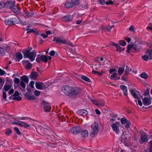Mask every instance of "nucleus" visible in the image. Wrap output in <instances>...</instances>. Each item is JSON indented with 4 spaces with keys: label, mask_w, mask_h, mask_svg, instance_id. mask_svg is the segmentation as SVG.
<instances>
[{
    "label": "nucleus",
    "mask_w": 152,
    "mask_h": 152,
    "mask_svg": "<svg viewBox=\"0 0 152 152\" xmlns=\"http://www.w3.org/2000/svg\"><path fill=\"white\" fill-rule=\"evenodd\" d=\"M62 91L71 98L76 97L81 93V88L77 87H72L68 86H65L61 88Z\"/></svg>",
    "instance_id": "nucleus-1"
},
{
    "label": "nucleus",
    "mask_w": 152,
    "mask_h": 152,
    "mask_svg": "<svg viewBox=\"0 0 152 152\" xmlns=\"http://www.w3.org/2000/svg\"><path fill=\"white\" fill-rule=\"evenodd\" d=\"M32 49L31 47L29 50H24L23 52L24 58H28L31 61H32L35 59V57L36 55V51L34 50L30 52V51Z\"/></svg>",
    "instance_id": "nucleus-2"
},
{
    "label": "nucleus",
    "mask_w": 152,
    "mask_h": 152,
    "mask_svg": "<svg viewBox=\"0 0 152 152\" xmlns=\"http://www.w3.org/2000/svg\"><path fill=\"white\" fill-rule=\"evenodd\" d=\"M21 81L20 84L18 86L19 88L22 91H25L26 83H28L29 81L28 78L26 76L23 75L20 77Z\"/></svg>",
    "instance_id": "nucleus-3"
},
{
    "label": "nucleus",
    "mask_w": 152,
    "mask_h": 152,
    "mask_svg": "<svg viewBox=\"0 0 152 152\" xmlns=\"http://www.w3.org/2000/svg\"><path fill=\"white\" fill-rule=\"evenodd\" d=\"M91 127L92 130L91 135L93 137L95 135L97 134L99 132L98 124L94 123L91 125Z\"/></svg>",
    "instance_id": "nucleus-4"
},
{
    "label": "nucleus",
    "mask_w": 152,
    "mask_h": 152,
    "mask_svg": "<svg viewBox=\"0 0 152 152\" xmlns=\"http://www.w3.org/2000/svg\"><path fill=\"white\" fill-rule=\"evenodd\" d=\"M17 20L16 18H13L12 16H11L10 18L5 20V23L6 25H10L15 24Z\"/></svg>",
    "instance_id": "nucleus-5"
},
{
    "label": "nucleus",
    "mask_w": 152,
    "mask_h": 152,
    "mask_svg": "<svg viewBox=\"0 0 152 152\" xmlns=\"http://www.w3.org/2000/svg\"><path fill=\"white\" fill-rule=\"evenodd\" d=\"M53 40L54 41H56L57 43L66 44L67 43L65 39L60 37H55L54 38Z\"/></svg>",
    "instance_id": "nucleus-6"
},
{
    "label": "nucleus",
    "mask_w": 152,
    "mask_h": 152,
    "mask_svg": "<svg viewBox=\"0 0 152 152\" xmlns=\"http://www.w3.org/2000/svg\"><path fill=\"white\" fill-rule=\"evenodd\" d=\"M42 105L44 110L45 112H48L50 111L51 109V107L48 103L44 101L42 102Z\"/></svg>",
    "instance_id": "nucleus-7"
},
{
    "label": "nucleus",
    "mask_w": 152,
    "mask_h": 152,
    "mask_svg": "<svg viewBox=\"0 0 152 152\" xmlns=\"http://www.w3.org/2000/svg\"><path fill=\"white\" fill-rule=\"evenodd\" d=\"M82 130L81 128L79 126H76L71 128L69 132L71 133L76 134L80 132Z\"/></svg>",
    "instance_id": "nucleus-8"
},
{
    "label": "nucleus",
    "mask_w": 152,
    "mask_h": 152,
    "mask_svg": "<svg viewBox=\"0 0 152 152\" xmlns=\"http://www.w3.org/2000/svg\"><path fill=\"white\" fill-rule=\"evenodd\" d=\"M36 130L39 134L43 136H44L45 131H48L47 129L44 128L41 126H39L36 128Z\"/></svg>",
    "instance_id": "nucleus-9"
},
{
    "label": "nucleus",
    "mask_w": 152,
    "mask_h": 152,
    "mask_svg": "<svg viewBox=\"0 0 152 152\" xmlns=\"http://www.w3.org/2000/svg\"><path fill=\"white\" fill-rule=\"evenodd\" d=\"M127 49L126 52L128 53H130V50H132L133 52H135L137 50V48L136 45L129 44L127 46Z\"/></svg>",
    "instance_id": "nucleus-10"
},
{
    "label": "nucleus",
    "mask_w": 152,
    "mask_h": 152,
    "mask_svg": "<svg viewBox=\"0 0 152 152\" xmlns=\"http://www.w3.org/2000/svg\"><path fill=\"white\" fill-rule=\"evenodd\" d=\"M119 140L121 142L126 145L129 142V138L127 137L125 135H123L121 137H120Z\"/></svg>",
    "instance_id": "nucleus-11"
},
{
    "label": "nucleus",
    "mask_w": 152,
    "mask_h": 152,
    "mask_svg": "<svg viewBox=\"0 0 152 152\" xmlns=\"http://www.w3.org/2000/svg\"><path fill=\"white\" fill-rule=\"evenodd\" d=\"M35 85L36 88L42 90L47 88L44 83L42 82H36Z\"/></svg>",
    "instance_id": "nucleus-12"
},
{
    "label": "nucleus",
    "mask_w": 152,
    "mask_h": 152,
    "mask_svg": "<svg viewBox=\"0 0 152 152\" xmlns=\"http://www.w3.org/2000/svg\"><path fill=\"white\" fill-rule=\"evenodd\" d=\"M48 131H45V134L44 136H46L47 138L50 140H51V138H53L54 139L55 138V137L51 135V131L50 129H47Z\"/></svg>",
    "instance_id": "nucleus-13"
},
{
    "label": "nucleus",
    "mask_w": 152,
    "mask_h": 152,
    "mask_svg": "<svg viewBox=\"0 0 152 152\" xmlns=\"http://www.w3.org/2000/svg\"><path fill=\"white\" fill-rule=\"evenodd\" d=\"M24 66L27 69H30L32 66V64L28 61H23Z\"/></svg>",
    "instance_id": "nucleus-14"
},
{
    "label": "nucleus",
    "mask_w": 152,
    "mask_h": 152,
    "mask_svg": "<svg viewBox=\"0 0 152 152\" xmlns=\"http://www.w3.org/2000/svg\"><path fill=\"white\" fill-rule=\"evenodd\" d=\"M77 113L80 115L84 117V115H86L88 114V111L86 110L81 109L78 110L77 112Z\"/></svg>",
    "instance_id": "nucleus-15"
},
{
    "label": "nucleus",
    "mask_w": 152,
    "mask_h": 152,
    "mask_svg": "<svg viewBox=\"0 0 152 152\" xmlns=\"http://www.w3.org/2000/svg\"><path fill=\"white\" fill-rule=\"evenodd\" d=\"M140 142L141 144H142L144 142H146L148 141V138L145 135H141L140 137Z\"/></svg>",
    "instance_id": "nucleus-16"
},
{
    "label": "nucleus",
    "mask_w": 152,
    "mask_h": 152,
    "mask_svg": "<svg viewBox=\"0 0 152 152\" xmlns=\"http://www.w3.org/2000/svg\"><path fill=\"white\" fill-rule=\"evenodd\" d=\"M114 27V25L113 24L111 26L108 25V26L106 27H103L102 26L100 28H102V31L104 30L105 31H107L109 32L110 31L112 28Z\"/></svg>",
    "instance_id": "nucleus-17"
},
{
    "label": "nucleus",
    "mask_w": 152,
    "mask_h": 152,
    "mask_svg": "<svg viewBox=\"0 0 152 152\" xmlns=\"http://www.w3.org/2000/svg\"><path fill=\"white\" fill-rule=\"evenodd\" d=\"M111 127L113 131L116 134H118L120 132L119 126H117L115 124H113L111 125Z\"/></svg>",
    "instance_id": "nucleus-18"
},
{
    "label": "nucleus",
    "mask_w": 152,
    "mask_h": 152,
    "mask_svg": "<svg viewBox=\"0 0 152 152\" xmlns=\"http://www.w3.org/2000/svg\"><path fill=\"white\" fill-rule=\"evenodd\" d=\"M39 76L38 74L35 72L32 71L31 75L29 76L31 79L34 80L36 79Z\"/></svg>",
    "instance_id": "nucleus-19"
},
{
    "label": "nucleus",
    "mask_w": 152,
    "mask_h": 152,
    "mask_svg": "<svg viewBox=\"0 0 152 152\" xmlns=\"http://www.w3.org/2000/svg\"><path fill=\"white\" fill-rule=\"evenodd\" d=\"M73 17L70 15H67L63 18V20L66 22H69L73 19Z\"/></svg>",
    "instance_id": "nucleus-20"
},
{
    "label": "nucleus",
    "mask_w": 152,
    "mask_h": 152,
    "mask_svg": "<svg viewBox=\"0 0 152 152\" xmlns=\"http://www.w3.org/2000/svg\"><path fill=\"white\" fill-rule=\"evenodd\" d=\"M24 96L28 99L29 100H34L36 99V98L34 97L33 95H30L27 93H25L24 94Z\"/></svg>",
    "instance_id": "nucleus-21"
},
{
    "label": "nucleus",
    "mask_w": 152,
    "mask_h": 152,
    "mask_svg": "<svg viewBox=\"0 0 152 152\" xmlns=\"http://www.w3.org/2000/svg\"><path fill=\"white\" fill-rule=\"evenodd\" d=\"M120 88L123 91L124 95L126 96H127L128 93L126 87L124 85H121L120 86Z\"/></svg>",
    "instance_id": "nucleus-22"
},
{
    "label": "nucleus",
    "mask_w": 152,
    "mask_h": 152,
    "mask_svg": "<svg viewBox=\"0 0 152 152\" xmlns=\"http://www.w3.org/2000/svg\"><path fill=\"white\" fill-rule=\"evenodd\" d=\"M75 5L72 1H68L65 4V7L66 8H69L74 7Z\"/></svg>",
    "instance_id": "nucleus-23"
},
{
    "label": "nucleus",
    "mask_w": 152,
    "mask_h": 152,
    "mask_svg": "<svg viewBox=\"0 0 152 152\" xmlns=\"http://www.w3.org/2000/svg\"><path fill=\"white\" fill-rule=\"evenodd\" d=\"M15 2L14 1H7L6 4L10 5V7L12 10L15 7Z\"/></svg>",
    "instance_id": "nucleus-24"
},
{
    "label": "nucleus",
    "mask_w": 152,
    "mask_h": 152,
    "mask_svg": "<svg viewBox=\"0 0 152 152\" xmlns=\"http://www.w3.org/2000/svg\"><path fill=\"white\" fill-rule=\"evenodd\" d=\"M143 102L144 104L145 105H148L151 104V101H150L149 99L146 97L144 98L143 100Z\"/></svg>",
    "instance_id": "nucleus-25"
},
{
    "label": "nucleus",
    "mask_w": 152,
    "mask_h": 152,
    "mask_svg": "<svg viewBox=\"0 0 152 152\" xmlns=\"http://www.w3.org/2000/svg\"><path fill=\"white\" fill-rule=\"evenodd\" d=\"M145 53L148 55L149 59L152 60V51L150 49H147Z\"/></svg>",
    "instance_id": "nucleus-26"
},
{
    "label": "nucleus",
    "mask_w": 152,
    "mask_h": 152,
    "mask_svg": "<svg viewBox=\"0 0 152 152\" xmlns=\"http://www.w3.org/2000/svg\"><path fill=\"white\" fill-rule=\"evenodd\" d=\"M82 137H87L88 135V132L87 130H83L81 133Z\"/></svg>",
    "instance_id": "nucleus-27"
},
{
    "label": "nucleus",
    "mask_w": 152,
    "mask_h": 152,
    "mask_svg": "<svg viewBox=\"0 0 152 152\" xmlns=\"http://www.w3.org/2000/svg\"><path fill=\"white\" fill-rule=\"evenodd\" d=\"M14 12L18 14L20 12V9L17 7H15L11 10Z\"/></svg>",
    "instance_id": "nucleus-28"
},
{
    "label": "nucleus",
    "mask_w": 152,
    "mask_h": 152,
    "mask_svg": "<svg viewBox=\"0 0 152 152\" xmlns=\"http://www.w3.org/2000/svg\"><path fill=\"white\" fill-rule=\"evenodd\" d=\"M15 56L18 59V61H19L20 60L23 58V55L20 53H16Z\"/></svg>",
    "instance_id": "nucleus-29"
},
{
    "label": "nucleus",
    "mask_w": 152,
    "mask_h": 152,
    "mask_svg": "<svg viewBox=\"0 0 152 152\" xmlns=\"http://www.w3.org/2000/svg\"><path fill=\"white\" fill-rule=\"evenodd\" d=\"M42 55H38L36 59V61L38 63L40 62L41 61H42Z\"/></svg>",
    "instance_id": "nucleus-30"
},
{
    "label": "nucleus",
    "mask_w": 152,
    "mask_h": 152,
    "mask_svg": "<svg viewBox=\"0 0 152 152\" xmlns=\"http://www.w3.org/2000/svg\"><path fill=\"white\" fill-rule=\"evenodd\" d=\"M140 76L141 78L145 79H146L148 77L147 74L145 72L141 73Z\"/></svg>",
    "instance_id": "nucleus-31"
},
{
    "label": "nucleus",
    "mask_w": 152,
    "mask_h": 152,
    "mask_svg": "<svg viewBox=\"0 0 152 152\" xmlns=\"http://www.w3.org/2000/svg\"><path fill=\"white\" fill-rule=\"evenodd\" d=\"M11 88V86L10 85L6 84L4 86V89L6 91H8L9 89Z\"/></svg>",
    "instance_id": "nucleus-32"
},
{
    "label": "nucleus",
    "mask_w": 152,
    "mask_h": 152,
    "mask_svg": "<svg viewBox=\"0 0 152 152\" xmlns=\"http://www.w3.org/2000/svg\"><path fill=\"white\" fill-rule=\"evenodd\" d=\"M25 14L27 17H30L34 15V13L33 12H27Z\"/></svg>",
    "instance_id": "nucleus-33"
},
{
    "label": "nucleus",
    "mask_w": 152,
    "mask_h": 152,
    "mask_svg": "<svg viewBox=\"0 0 152 152\" xmlns=\"http://www.w3.org/2000/svg\"><path fill=\"white\" fill-rule=\"evenodd\" d=\"M124 71V68L123 67H120L118 69V73L120 75L122 74Z\"/></svg>",
    "instance_id": "nucleus-34"
},
{
    "label": "nucleus",
    "mask_w": 152,
    "mask_h": 152,
    "mask_svg": "<svg viewBox=\"0 0 152 152\" xmlns=\"http://www.w3.org/2000/svg\"><path fill=\"white\" fill-rule=\"evenodd\" d=\"M81 78L82 79L85 80L87 82H90V79L87 77L85 75H82L81 76Z\"/></svg>",
    "instance_id": "nucleus-35"
},
{
    "label": "nucleus",
    "mask_w": 152,
    "mask_h": 152,
    "mask_svg": "<svg viewBox=\"0 0 152 152\" xmlns=\"http://www.w3.org/2000/svg\"><path fill=\"white\" fill-rule=\"evenodd\" d=\"M142 58L144 60L147 61L149 59L148 56L147 54H145L142 56Z\"/></svg>",
    "instance_id": "nucleus-36"
},
{
    "label": "nucleus",
    "mask_w": 152,
    "mask_h": 152,
    "mask_svg": "<svg viewBox=\"0 0 152 152\" xmlns=\"http://www.w3.org/2000/svg\"><path fill=\"white\" fill-rule=\"evenodd\" d=\"M149 152H152V140L149 142Z\"/></svg>",
    "instance_id": "nucleus-37"
},
{
    "label": "nucleus",
    "mask_w": 152,
    "mask_h": 152,
    "mask_svg": "<svg viewBox=\"0 0 152 152\" xmlns=\"http://www.w3.org/2000/svg\"><path fill=\"white\" fill-rule=\"evenodd\" d=\"M12 133V130L10 129H7L5 133V134L7 135H9Z\"/></svg>",
    "instance_id": "nucleus-38"
},
{
    "label": "nucleus",
    "mask_w": 152,
    "mask_h": 152,
    "mask_svg": "<svg viewBox=\"0 0 152 152\" xmlns=\"http://www.w3.org/2000/svg\"><path fill=\"white\" fill-rule=\"evenodd\" d=\"M14 129L16 132V133L19 135H20L21 134V133L19 130V129L17 127H15L14 128Z\"/></svg>",
    "instance_id": "nucleus-39"
},
{
    "label": "nucleus",
    "mask_w": 152,
    "mask_h": 152,
    "mask_svg": "<svg viewBox=\"0 0 152 152\" xmlns=\"http://www.w3.org/2000/svg\"><path fill=\"white\" fill-rule=\"evenodd\" d=\"M71 1L75 5H78L80 4V0H71Z\"/></svg>",
    "instance_id": "nucleus-40"
},
{
    "label": "nucleus",
    "mask_w": 152,
    "mask_h": 152,
    "mask_svg": "<svg viewBox=\"0 0 152 152\" xmlns=\"http://www.w3.org/2000/svg\"><path fill=\"white\" fill-rule=\"evenodd\" d=\"M118 42L122 46H125L126 44V42L124 40H120Z\"/></svg>",
    "instance_id": "nucleus-41"
},
{
    "label": "nucleus",
    "mask_w": 152,
    "mask_h": 152,
    "mask_svg": "<svg viewBox=\"0 0 152 152\" xmlns=\"http://www.w3.org/2000/svg\"><path fill=\"white\" fill-rule=\"evenodd\" d=\"M129 72L130 70L129 69V67L127 66H126V69L124 74H125V75H128L129 74Z\"/></svg>",
    "instance_id": "nucleus-42"
},
{
    "label": "nucleus",
    "mask_w": 152,
    "mask_h": 152,
    "mask_svg": "<svg viewBox=\"0 0 152 152\" xmlns=\"http://www.w3.org/2000/svg\"><path fill=\"white\" fill-rule=\"evenodd\" d=\"M42 61L46 63L47 62V57L46 56L42 55Z\"/></svg>",
    "instance_id": "nucleus-43"
},
{
    "label": "nucleus",
    "mask_w": 152,
    "mask_h": 152,
    "mask_svg": "<svg viewBox=\"0 0 152 152\" xmlns=\"http://www.w3.org/2000/svg\"><path fill=\"white\" fill-rule=\"evenodd\" d=\"M21 124L22 126H21L22 127H24L26 128H27L30 127V125H29L27 124L24 122H23Z\"/></svg>",
    "instance_id": "nucleus-44"
},
{
    "label": "nucleus",
    "mask_w": 152,
    "mask_h": 152,
    "mask_svg": "<svg viewBox=\"0 0 152 152\" xmlns=\"http://www.w3.org/2000/svg\"><path fill=\"white\" fill-rule=\"evenodd\" d=\"M12 99L15 100L20 101L22 99V98L20 96H18V97H15L12 98Z\"/></svg>",
    "instance_id": "nucleus-45"
},
{
    "label": "nucleus",
    "mask_w": 152,
    "mask_h": 152,
    "mask_svg": "<svg viewBox=\"0 0 152 152\" xmlns=\"http://www.w3.org/2000/svg\"><path fill=\"white\" fill-rule=\"evenodd\" d=\"M126 119L125 118H123L121 119V122L123 124H125L127 122Z\"/></svg>",
    "instance_id": "nucleus-46"
},
{
    "label": "nucleus",
    "mask_w": 152,
    "mask_h": 152,
    "mask_svg": "<svg viewBox=\"0 0 152 152\" xmlns=\"http://www.w3.org/2000/svg\"><path fill=\"white\" fill-rule=\"evenodd\" d=\"M117 48V50L119 52H121L122 51L121 47L118 44H117L116 47Z\"/></svg>",
    "instance_id": "nucleus-47"
},
{
    "label": "nucleus",
    "mask_w": 152,
    "mask_h": 152,
    "mask_svg": "<svg viewBox=\"0 0 152 152\" xmlns=\"http://www.w3.org/2000/svg\"><path fill=\"white\" fill-rule=\"evenodd\" d=\"M150 90V88H148L144 92V94L143 95L145 96H146L148 95L149 93V91Z\"/></svg>",
    "instance_id": "nucleus-48"
},
{
    "label": "nucleus",
    "mask_w": 152,
    "mask_h": 152,
    "mask_svg": "<svg viewBox=\"0 0 152 152\" xmlns=\"http://www.w3.org/2000/svg\"><path fill=\"white\" fill-rule=\"evenodd\" d=\"M125 124H126L125 125V126L126 128L127 129L129 127L131 124V123L128 121H127Z\"/></svg>",
    "instance_id": "nucleus-49"
},
{
    "label": "nucleus",
    "mask_w": 152,
    "mask_h": 152,
    "mask_svg": "<svg viewBox=\"0 0 152 152\" xmlns=\"http://www.w3.org/2000/svg\"><path fill=\"white\" fill-rule=\"evenodd\" d=\"M14 82L16 84H19L20 82V79L18 78L15 77L14 79Z\"/></svg>",
    "instance_id": "nucleus-50"
},
{
    "label": "nucleus",
    "mask_w": 152,
    "mask_h": 152,
    "mask_svg": "<svg viewBox=\"0 0 152 152\" xmlns=\"http://www.w3.org/2000/svg\"><path fill=\"white\" fill-rule=\"evenodd\" d=\"M5 5V4L3 2H0V9L3 8Z\"/></svg>",
    "instance_id": "nucleus-51"
},
{
    "label": "nucleus",
    "mask_w": 152,
    "mask_h": 152,
    "mask_svg": "<svg viewBox=\"0 0 152 152\" xmlns=\"http://www.w3.org/2000/svg\"><path fill=\"white\" fill-rule=\"evenodd\" d=\"M34 81H31L29 84V86H30L31 88H34Z\"/></svg>",
    "instance_id": "nucleus-52"
},
{
    "label": "nucleus",
    "mask_w": 152,
    "mask_h": 152,
    "mask_svg": "<svg viewBox=\"0 0 152 152\" xmlns=\"http://www.w3.org/2000/svg\"><path fill=\"white\" fill-rule=\"evenodd\" d=\"M117 74L116 73H114L112 75H111V77L110 78L112 80H113L114 78L116 76Z\"/></svg>",
    "instance_id": "nucleus-53"
},
{
    "label": "nucleus",
    "mask_w": 152,
    "mask_h": 152,
    "mask_svg": "<svg viewBox=\"0 0 152 152\" xmlns=\"http://www.w3.org/2000/svg\"><path fill=\"white\" fill-rule=\"evenodd\" d=\"M19 95V93L18 91H16L13 95V96L15 97L16 96H18Z\"/></svg>",
    "instance_id": "nucleus-54"
},
{
    "label": "nucleus",
    "mask_w": 152,
    "mask_h": 152,
    "mask_svg": "<svg viewBox=\"0 0 152 152\" xmlns=\"http://www.w3.org/2000/svg\"><path fill=\"white\" fill-rule=\"evenodd\" d=\"M110 115L112 117L116 118L117 116V115L114 114L113 113H111L110 114Z\"/></svg>",
    "instance_id": "nucleus-55"
},
{
    "label": "nucleus",
    "mask_w": 152,
    "mask_h": 152,
    "mask_svg": "<svg viewBox=\"0 0 152 152\" xmlns=\"http://www.w3.org/2000/svg\"><path fill=\"white\" fill-rule=\"evenodd\" d=\"M104 102L103 101H102L101 102H99L98 105L101 106H104Z\"/></svg>",
    "instance_id": "nucleus-56"
},
{
    "label": "nucleus",
    "mask_w": 152,
    "mask_h": 152,
    "mask_svg": "<svg viewBox=\"0 0 152 152\" xmlns=\"http://www.w3.org/2000/svg\"><path fill=\"white\" fill-rule=\"evenodd\" d=\"M29 32H34L35 34H38L37 32H36V31H34V30H33L32 29L29 30L28 31H27V33H29Z\"/></svg>",
    "instance_id": "nucleus-57"
},
{
    "label": "nucleus",
    "mask_w": 152,
    "mask_h": 152,
    "mask_svg": "<svg viewBox=\"0 0 152 152\" xmlns=\"http://www.w3.org/2000/svg\"><path fill=\"white\" fill-rule=\"evenodd\" d=\"M127 75H125V74L124 73V75L122 76L121 77V79L122 80H124V81H126V76H127Z\"/></svg>",
    "instance_id": "nucleus-58"
},
{
    "label": "nucleus",
    "mask_w": 152,
    "mask_h": 152,
    "mask_svg": "<svg viewBox=\"0 0 152 152\" xmlns=\"http://www.w3.org/2000/svg\"><path fill=\"white\" fill-rule=\"evenodd\" d=\"M5 73V72L2 70L1 69H0V75L1 76L3 75Z\"/></svg>",
    "instance_id": "nucleus-59"
},
{
    "label": "nucleus",
    "mask_w": 152,
    "mask_h": 152,
    "mask_svg": "<svg viewBox=\"0 0 152 152\" xmlns=\"http://www.w3.org/2000/svg\"><path fill=\"white\" fill-rule=\"evenodd\" d=\"M134 27L133 26H130L129 28V30L130 31H132L134 32H135V31L134 30Z\"/></svg>",
    "instance_id": "nucleus-60"
},
{
    "label": "nucleus",
    "mask_w": 152,
    "mask_h": 152,
    "mask_svg": "<svg viewBox=\"0 0 152 152\" xmlns=\"http://www.w3.org/2000/svg\"><path fill=\"white\" fill-rule=\"evenodd\" d=\"M34 94L35 95L38 96L40 94V92L39 91L36 90L34 91Z\"/></svg>",
    "instance_id": "nucleus-61"
},
{
    "label": "nucleus",
    "mask_w": 152,
    "mask_h": 152,
    "mask_svg": "<svg viewBox=\"0 0 152 152\" xmlns=\"http://www.w3.org/2000/svg\"><path fill=\"white\" fill-rule=\"evenodd\" d=\"M116 71V69L115 68H112L111 69L109 70V72L110 74L111 73L113 72H115Z\"/></svg>",
    "instance_id": "nucleus-62"
},
{
    "label": "nucleus",
    "mask_w": 152,
    "mask_h": 152,
    "mask_svg": "<svg viewBox=\"0 0 152 152\" xmlns=\"http://www.w3.org/2000/svg\"><path fill=\"white\" fill-rule=\"evenodd\" d=\"M92 72H93L94 74H98L99 75H102V74L100 73L99 72L96 70H93Z\"/></svg>",
    "instance_id": "nucleus-63"
},
{
    "label": "nucleus",
    "mask_w": 152,
    "mask_h": 152,
    "mask_svg": "<svg viewBox=\"0 0 152 152\" xmlns=\"http://www.w3.org/2000/svg\"><path fill=\"white\" fill-rule=\"evenodd\" d=\"M113 3V2L111 0H110L109 1H106L105 4H106L108 5L109 4H111Z\"/></svg>",
    "instance_id": "nucleus-64"
}]
</instances>
